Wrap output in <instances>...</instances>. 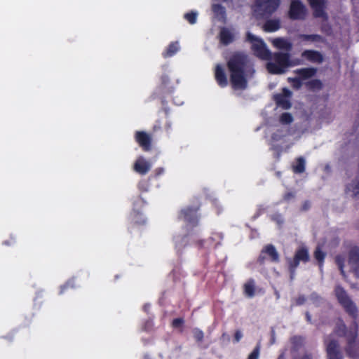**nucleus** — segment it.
I'll list each match as a JSON object with an SVG mask.
<instances>
[{
  "label": "nucleus",
  "instance_id": "obj_1",
  "mask_svg": "<svg viewBox=\"0 0 359 359\" xmlns=\"http://www.w3.org/2000/svg\"><path fill=\"white\" fill-rule=\"evenodd\" d=\"M229 71V81L235 90H244L248 88V80L253 78L255 69L252 61L243 53L233 55L226 63Z\"/></svg>",
  "mask_w": 359,
  "mask_h": 359
},
{
  "label": "nucleus",
  "instance_id": "obj_2",
  "mask_svg": "<svg viewBox=\"0 0 359 359\" xmlns=\"http://www.w3.org/2000/svg\"><path fill=\"white\" fill-rule=\"evenodd\" d=\"M272 62H269L266 65L267 71L272 74H285L288 68L301 65L303 64L302 59H291L289 53L275 52L271 53V59Z\"/></svg>",
  "mask_w": 359,
  "mask_h": 359
},
{
  "label": "nucleus",
  "instance_id": "obj_3",
  "mask_svg": "<svg viewBox=\"0 0 359 359\" xmlns=\"http://www.w3.org/2000/svg\"><path fill=\"white\" fill-rule=\"evenodd\" d=\"M336 297L339 304L344 309L345 311L353 319L358 317V308L348 295L346 291L340 285L335 287Z\"/></svg>",
  "mask_w": 359,
  "mask_h": 359
},
{
  "label": "nucleus",
  "instance_id": "obj_4",
  "mask_svg": "<svg viewBox=\"0 0 359 359\" xmlns=\"http://www.w3.org/2000/svg\"><path fill=\"white\" fill-rule=\"evenodd\" d=\"M246 39L252 44V50L255 56L265 60L271 59V52L262 39L256 37L249 32H247Z\"/></svg>",
  "mask_w": 359,
  "mask_h": 359
},
{
  "label": "nucleus",
  "instance_id": "obj_5",
  "mask_svg": "<svg viewBox=\"0 0 359 359\" xmlns=\"http://www.w3.org/2000/svg\"><path fill=\"white\" fill-rule=\"evenodd\" d=\"M280 0H255L254 12L261 17H269L276 11Z\"/></svg>",
  "mask_w": 359,
  "mask_h": 359
},
{
  "label": "nucleus",
  "instance_id": "obj_6",
  "mask_svg": "<svg viewBox=\"0 0 359 359\" xmlns=\"http://www.w3.org/2000/svg\"><path fill=\"white\" fill-rule=\"evenodd\" d=\"M307 15V8L301 0H292L287 16L291 20H303Z\"/></svg>",
  "mask_w": 359,
  "mask_h": 359
},
{
  "label": "nucleus",
  "instance_id": "obj_7",
  "mask_svg": "<svg viewBox=\"0 0 359 359\" xmlns=\"http://www.w3.org/2000/svg\"><path fill=\"white\" fill-rule=\"evenodd\" d=\"M358 337L356 331H351L348 337L347 345L345 348L346 354L351 358L356 359L359 357V345L355 339Z\"/></svg>",
  "mask_w": 359,
  "mask_h": 359
},
{
  "label": "nucleus",
  "instance_id": "obj_8",
  "mask_svg": "<svg viewBox=\"0 0 359 359\" xmlns=\"http://www.w3.org/2000/svg\"><path fill=\"white\" fill-rule=\"evenodd\" d=\"M291 96L292 92L288 88H283L281 93L274 95L273 100L278 107L284 109H288L292 106L290 101Z\"/></svg>",
  "mask_w": 359,
  "mask_h": 359
},
{
  "label": "nucleus",
  "instance_id": "obj_9",
  "mask_svg": "<svg viewBox=\"0 0 359 359\" xmlns=\"http://www.w3.org/2000/svg\"><path fill=\"white\" fill-rule=\"evenodd\" d=\"M352 323L350 329L348 330L347 327L341 319H339L336 323L334 332L339 337H344L348 340V334L351 331H356L358 332V324L355 319Z\"/></svg>",
  "mask_w": 359,
  "mask_h": 359
},
{
  "label": "nucleus",
  "instance_id": "obj_10",
  "mask_svg": "<svg viewBox=\"0 0 359 359\" xmlns=\"http://www.w3.org/2000/svg\"><path fill=\"white\" fill-rule=\"evenodd\" d=\"M348 264L353 272L358 276L359 273V248L358 246H354L349 250Z\"/></svg>",
  "mask_w": 359,
  "mask_h": 359
},
{
  "label": "nucleus",
  "instance_id": "obj_11",
  "mask_svg": "<svg viewBox=\"0 0 359 359\" xmlns=\"http://www.w3.org/2000/svg\"><path fill=\"white\" fill-rule=\"evenodd\" d=\"M308 1L313 11L315 18H327V15L325 11V0H308Z\"/></svg>",
  "mask_w": 359,
  "mask_h": 359
},
{
  "label": "nucleus",
  "instance_id": "obj_12",
  "mask_svg": "<svg viewBox=\"0 0 359 359\" xmlns=\"http://www.w3.org/2000/svg\"><path fill=\"white\" fill-rule=\"evenodd\" d=\"M326 352L328 359H342L337 340L332 339L326 346Z\"/></svg>",
  "mask_w": 359,
  "mask_h": 359
},
{
  "label": "nucleus",
  "instance_id": "obj_13",
  "mask_svg": "<svg viewBox=\"0 0 359 359\" xmlns=\"http://www.w3.org/2000/svg\"><path fill=\"white\" fill-rule=\"evenodd\" d=\"M309 260V254L306 247L299 248L295 252L293 259H288V264H293V267H297L299 262H306Z\"/></svg>",
  "mask_w": 359,
  "mask_h": 359
},
{
  "label": "nucleus",
  "instance_id": "obj_14",
  "mask_svg": "<svg viewBox=\"0 0 359 359\" xmlns=\"http://www.w3.org/2000/svg\"><path fill=\"white\" fill-rule=\"evenodd\" d=\"M294 73L304 82L316 76L317 69L315 67H304L294 70Z\"/></svg>",
  "mask_w": 359,
  "mask_h": 359
},
{
  "label": "nucleus",
  "instance_id": "obj_15",
  "mask_svg": "<svg viewBox=\"0 0 359 359\" xmlns=\"http://www.w3.org/2000/svg\"><path fill=\"white\" fill-rule=\"evenodd\" d=\"M302 57L309 62L321 63L323 61V55L318 50H305L302 53Z\"/></svg>",
  "mask_w": 359,
  "mask_h": 359
},
{
  "label": "nucleus",
  "instance_id": "obj_16",
  "mask_svg": "<svg viewBox=\"0 0 359 359\" xmlns=\"http://www.w3.org/2000/svg\"><path fill=\"white\" fill-rule=\"evenodd\" d=\"M280 28V20L279 19L267 20L264 25L263 29L266 32H273Z\"/></svg>",
  "mask_w": 359,
  "mask_h": 359
},
{
  "label": "nucleus",
  "instance_id": "obj_17",
  "mask_svg": "<svg viewBox=\"0 0 359 359\" xmlns=\"http://www.w3.org/2000/svg\"><path fill=\"white\" fill-rule=\"evenodd\" d=\"M272 43L276 48L287 52L290 51L292 48V43L283 38H276L273 40Z\"/></svg>",
  "mask_w": 359,
  "mask_h": 359
},
{
  "label": "nucleus",
  "instance_id": "obj_18",
  "mask_svg": "<svg viewBox=\"0 0 359 359\" xmlns=\"http://www.w3.org/2000/svg\"><path fill=\"white\" fill-rule=\"evenodd\" d=\"M262 253H265L268 255L270 257L272 262H278L279 261V255L276 251L275 247L271 244L266 245L264 248L262 250Z\"/></svg>",
  "mask_w": 359,
  "mask_h": 359
},
{
  "label": "nucleus",
  "instance_id": "obj_19",
  "mask_svg": "<svg viewBox=\"0 0 359 359\" xmlns=\"http://www.w3.org/2000/svg\"><path fill=\"white\" fill-rule=\"evenodd\" d=\"M305 87L310 91L320 90L323 88V84L320 79H314L304 82Z\"/></svg>",
  "mask_w": 359,
  "mask_h": 359
},
{
  "label": "nucleus",
  "instance_id": "obj_20",
  "mask_svg": "<svg viewBox=\"0 0 359 359\" xmlns=\"http://www.w3.org/2000/svg\"><path fill=\"white\" fill-rule=\"evenodd\" d=\"M306 162L302 156L296 158L294 164L292 165V171L296 174H301L305 171Z\"/></svg>",
  "mask_w": 359,
  "mask_h": 359
},
{
  "label": "nucleus",
  "instance_id": "obj_21",
  "mask_svg": "<svg viewBox=\"0 0 359 359\" xmlns=\"http://www.w3.org/2000/svg\"><path fill=\"white\" fill-rule=\"evenodd\" d=\"M346 193H350L353 198L357 196L359 194V180H355L348 184L346 187Z\"/></svg>",
  "mask_w": 359,
  "mask_h": 359
},
{
  "label": "nucleus",
  "instance_id": "obj_22",
  "mask_svg": "<svg viewBox=\"0 0 359 359\" xmlns=\"http://www.w3.org/2000/svg\"><path fill=\"white\" fill-rule=\"evenodd\" d=\"M287 81L292 85V87L295 90H299L304 85L303 82L297 76L296 77H289Z\"/></svg>",
  "mask_w": 359,
  "mask_h": 359
},
{
  "label": "nucleus",
  "instance_id": "obj_23",
  "mask_svg": "<svg viewBox=\"0 0 359 359\" xmlns=\"http://www.w3.org/2000/svg\"><path fill=\"white\" fill-rule=\"evenodd\" d=\"M299 38L302 41H321L323 37L319 34H300Z\"/></svg>",
  "mask_w": 359,
  "mask_h": 359
},
{
  "label": "nucleus",
  "instance_id": "obj_24",
  "mask_svg": "<svg viewBox=\"0 0 359 359\" xmlns=\"http://www.w3.org/2000/svg\"><path fill=\"white\" fill-rule=\"evenodd\" d=\"M345 258L341 255H338L335 257V263L340 270L341 274L345 278L346 276V273L344 270Z\"/></svg>",
  "mask_w": 359,
  "mask_h": 359
},
{
  "label": "nucleus",
  "instance_id": "obj_25",
  "mask_svg": "<svg viewBox=\"0 0 359 359\" xmlns=\"http://www.w3.org/2000/svg\"><path fill=\"white\" fill-rule=\"evenodd\" d=\"M245 293L247 296L252 297L255 294L254 281L250 280L244 285Z\"/></svg>",
  "mask_w": 359,
  "mask_h": 359
},
{
  "label": "nucleus",
  "instance_id": "obj_26",
  "mask_svg": "<svg viewBox=\"0 0 359 359\" xmlns=\"http://www.w3.org/2000/svg\"><path fill=\"white\" fill-rule=\"evenodd\" d=\"M325 257V253L320 250V247H317L314 252V257L318 262L320 267L322 266Z\"/></svg>",
  "mask_w": 359,
  "mask_h": 359
},
{
  "label": "nucleus",
  "instance_id": "obj_27",
  "mask_svg": "<svg viewBox=\"0 0 359 359\" xmlns=\"http://www.w3.org/2000/svg\"><path fill=\"white\" fill-rule=\"evenodd\" d=\"M293 121V117L291 114L287 112L283 113L280 116V122L282 124H290Z\"/></svg>",
  "mask_w": 359,
  "mask_h": 359
},
{
  "label": "nucleus",
  "instance_id": "obj_28",
  "mask_svg": "<svg viewBox=\"0 0 359 359\" xmlns=\"http://www.w3.org/2000/svg\"><path fill=\"white\" fill-rule=\"evenodd\" d=\"M303 341L304 339L302 337L294 336L291 338V342L295 350H298L302 346Z\"/></svg>",
  "mask_w": 359,
  "mask_h": 359
},
{
  "label": "nucleus",
  "instance_id": "obj_29",
  "mask_svg": "<svg viewBox=\"0 0 359 359\" xmlns=\"http://www.w3.org/2000/svg\"><path fill=\"white\" fill-rule=\"evenodd\" d=\"M193 335H194L195 340L197 342H201L204 337V334H203V331L198 328L194 329Z\"/></svg>",
  "mask_w": 359,
  "mask_h": 359
},
{
  "label": "nucleus",
  "instance_id": "obj_30",
  "mask_svg": "<svg viewBox=\"0 0 359 359\" xmlns=\"http://www.w3.org/2000/svg\"><path fill=\"white\" fill-rule=\"evenodd\" d=\"M184 324V320L182 318H175L172 321V327L173 328H182Z\"/></svg>",
  "mask_w": 359,
  "mask_h": 359
},
{
  "label": "nucleus",
  "instance_id": "obj_31",
  "mask_svg": "<svg viewBox=\"0 0 359 359\" xmlns=\"http://www.w3.org/2000/svg\"><path fill=\"white\" fill-rule=\"evenodd\" d=\"M235 39V34L229 29L226 28V46L233 42Z\"/></svg>",
  "mask_w": 359,
  "mask_h": 359
},
{
  "label": "nucleus",
  "instance_id": "obj_32",
  "mask_svg": "<svg viewBox=\"0 0 359 359\" xmlns=\"http://www.w3.org/2000/svg\"><path fill=\"white\" fill-rule=\"evenodd\" d=\"M259 353V346L257 345L255 350L250 354L248 359H258Z\"/></svg>",
  "mask_w": 359,
  "mask_h": 359
},
{
  "label": "nucleus",
  "instance_id": "obj_33",
  "mask_svg": "<svg viewBox=\"0 0 359 359\" xmlns=\"http://www.w3.org/2000/svg\"><path fill=\"white\" fill-rule=\"evenodd\" d=\"M295 196V194L293 192H287L283 196V200L285 201H289L291 199L294 198Z\"/></svg>",
  "mask_w": 359,
  "mask_h": 359
},
{
  "label": "nucleus",
  "instance_id": "obj_34",
  "mask_svg": "<svg viewBox=\"0 0 359 359\" xmlns=\"http://www.w3.org/2000/svg\"><path fill=\"white\" fill-rule=\"evenodd\" d=\"M311 208V202L309 201H305L301 208L302 211H306Z\"/></svg>",
  "mask_w": 359,
  "mask_h": 359
},
{
  "label": "nucleus",
  "instance_id": "obj_35",
  "mask_svg": "<svg viewBox=\"0 0 359 359\" xmlns=\"http://www.w3.org/2000/svg\"><path fill=\"white\" fill-rule=\"evenodd\" d=\"M297 267H293V264H289V270L290 273V279L292 280L294 276L295 269Z\"/></svg>",
  "mask_w": 359,
  "mask_h": 359
},
{
  "label": "nucleus",
  "instance_id": "obj_36",
  "mask_svg": "<svg viewBox=\"0 0 359 359\" xmlns=\"http://www.w3.org/2000/svg\"><path fill=\"white\" fill-rule=\"evenodd\" d=\"M70 285H71V283L69 282H67L65 285L61 286L60 293L62 294L65 291V290H67V288H69L70 287Z\"/></svg>",
  "mask_w": 359,
  "mask_h": 359
},
{
  "label": "nucleus",
  "instance_id": "obj_37",
  "mask_svg": "<svg viewBox=\"0 0 359 359\" xmlns=\"http://www.w3.org/2000/svg\"><path fill=\"white\" fill-rule=\"evenodd\" d=\"M305 297L304 296H300L299 297L297 300H296V303L298 305H301V304H303L304 302H305Z\"/></svg>",
  "mask_w": 359,
  "mask_h": 359
},
{
  "label": "nucleus",
  "instance_id": "obj_38",
  "mask_svg": "<svg viewBox=\"0 0 359 359\" xmlns=\"http://www.w3.org/2000/svg\"><path fill=\"white\" fill-rule=\"evenodd\" d=\"M241 336H242V335H241V332H240L239 330H237V331L236 332V333H235V336H234V337H235V340H236V341H238L240 340V339L241 338Z\"/></svg>",
  "mask_w": 359,
  "mask_h": 359
},
{
  "label": "nucleus",
  "instance_id": "obj_39",
  "mask_svg": "<svg viewBox=\"0 0 359 359\" xmlns=\"http://www.w3.org/2000/svg\"><path fill=\"white\" fill-rule=\"evenodd\" d=\"M263 254H264V253H262V252H261V254H260V255L259 256L258 259H257L258 262H259V264H261L264 263V259H265V257L263 255Z\"/></svg>",
  "mask_w": 359,
  "mask_h": 359
},
{
  "label": "nucleus",
  "instance_id": "obj_40",
  "mask_svg": "<svg viewBox=\"0 0 359 359\" xmlns=\"http://www.w3.org/2000/svg\"><path fill=\"white\" fill-rule=\"evenodd\" d=\"M275 342V331L273 328L271 329V344H273Z\"/></svg>",
  "mask_w": 359,
  "mask_h": 359
},
{
  "label": "nucleus",
  "instance_id": "obj_41",
  "mask_svg": "<svg viewBox=\"0 0 359 359\" xmlns=\"http://www.w3.org/2000/svg\"><path fill=\"white\" fill-rule=\"evenodd\" d=\"M306 318L308 322L311 323V316L309 313V312H306Z\"/></svg>",
  "mask_w": 359,
  "mask_h": 359
},
{
  "label": "nucleus",
  "instance_id": "obj_42",
  "mask_svg": "<svg viewBox=\"0 0 359 359\" xmlns=\"http://www.w3.org/2000/svg\"><path fill=\"white\" fill-rule=\"evenodd\" d=\"M302 359H312L311 358V355H305Z\"/></svg>",
  "mask_w": 359,
  "mask_h": 359
},
{
  "label": "nucleus",
  "instance_id": "obj_43",
  "mask_svg": "<svg viewBox=\"0 0 359 359\" xmlns=\"http://www.w3.org/2000/svg\"><path fill=\"white\" fill-rule=\"evenodd\" d=\"M284 358V354L282 353L279 355L278 358V359H283Z\"/></svg>",
  "mask_w": 359,
  "mask_h": 359
},
{
  "label": "nucleus",
  "instance_id": "obj_44",
  "mask_svg": "<svg viewBox=\"0 0 359 359\" xmlns=\"http://www.w3.org/2000/svg\"><path fill=\"white\" fill-rule=\"evenodd\" d=\"M276 294L277 297H279L278 292H276Z\"/></svg>",
  "mask_w": 359,
  "mask_h": 359
},
{
  "label": "nucleus",
  "instance_id": "obj_45",
  "mask_svg": "<svg viewBox=\"0 0 359 359\" xmlns=\"http://www.w3.org/2000/svg\"><path fill=\"white\" fill-rule=\"evenodd\" d=\"M225 82H226V83H227V79H226V80H225Z\"/></svg>",
  "mask_w": 359,
  "mask_h": 359
}]
</instances>
